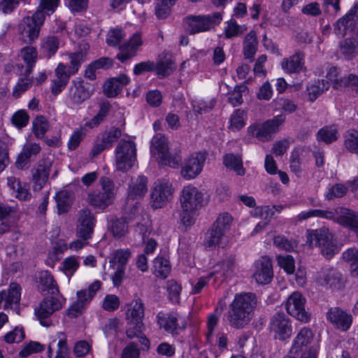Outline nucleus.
I'll return each mask as SVG.
<instances>
[{
  "label": "nucleus",
  "mask_w": 358,
  "mask_h": 358,
  "mask_svg": "<svg viewBox=\"0 0 358 358\" xmlns=\"http://www.w3.org/2000/svg\"><path fill=\"white\" fill-rule=\"evenodd\" d=\"M258 299L253 292L236 294L229 304L227 311V320L231 327L243 329L252 320L257 307Z\"/></svg>",
  "instance_id": "1"
},
{
  "label": "nucleus",
  "mask_w": 358,
  "mask_h": 358,
  "mask_svg": "<svg viewBox=\"0 0 358 358\" xmlns=\"http://www.w3.org/2000/svg\"><path fill=\"white\" fill-rule=\"evenodd\" d=\"M307 238L310 244L320 248L321 254L327 259H331L340 251L333 234L327 227L308 230Z\"/></svg>",
  "instance_id": "2"
},
{
  "label": "nucleus",
  "mask_w": 358,
  "mask_h": 358,
  "mask_svg": "<svg viewBox=\"0 0 358 358\" xmlns=\"http://www.w3.org/2000/svg\"><path fill=\"white\" fill-rule=\"evenodd\" d=\"M150 154L152 157L158 160L159 164L171 167L178 166L182 160L178 154L171 155L169 152L168 140L162 134H157L153 136L150 145Z\"/></svg>",
  "instance_id": "3"
},
{
  "label": "nucleus",
  "mask_w": 358,
  "mask_h": 358,
  "mask_svg": "<svg viewBox=\"0 0 358 358\" xmlns=\"http://www.w3.org/2000/svg\"><path fill=\"white\" fill-rule=\"evenodd\" d=\"M222 20V15L219 12L207 15H188L184 19L190 34L208 31L218 25Z\"/></svg>",
  "instance_id": "4"
},
{
  "label": "nucleus",
  "mask_w": 358,
  "mask_h": 358,
  "mask_svg": "<svg viewBox=\"0 0 358 358\" xmlns=\"http://www.w3.org/2000/svg\"><path fill=\"white\" fill-rule=\"evenodd\" d=\"M64 301L60 294L47 296L41 301L38 307L35 309V314L41 325L46 327L52 325L50 316L62 308Z\"/></svg>",
  "instance_id": "5"
},
{
  "label": "nucleus",
  "mask_w": 358,
  "mask_h": 358,
  "mask_svg": "<svg viewBox=\"0 0 358 358\" xmlns=\"http://www.w3.org/2000/svg\"><path fill=\"white\" fill-rule=\"evenodd\" d=\"M115 153L117 170L127 171L134 166L136 159V149L133 141L120 140L115 148Z\"/></svg>",
  "instance_id": "6"
},
{
  "label": "nucleus",
  "mask_w": 358,
  "mask_h": 358,
  "mask_svg": "<svg viewBox=\"0 0 358 358\" xmlns=\"http://www.w3.org/2000/svg\"><path fill=\"white\" fill-rule=\"evenodd\" d=\"M232 222L233 218L229 213L220 214L208 232L206 245L209 248L219 245L226 233L229 230Z\"/></svg>",
  "instance_id": "7"
},
{
  "label": "nucleus",
  "mask_w": 358,
  "mask_h": 358,
  "mask_svg": "<svg viewBox=\"0 0 358 358\" xmlns=\"http://www.w3.org/2000/svg\"><path fill=\"white\" fill-rule=\"evenodd\" d=\"M173 192L174 189L169 180L161 178L155 181L150 193L152 207L157 209L166 206L171 201Z\"/></svg>",
  "instance_id": "8"
},
{
  "label": "nucleus",
  "mask_w": 358,
  "mask_h": 358,
  "mask_svg": "<svg viewBox=\"0 0 358 358\" xmlns=\"http://www.w3.org/2000/svg\"><path fill=\"white\" fill-rule=\"evenodd\" d=\"M44 22L41 13L34 12L31 16L23 17L19 24V33L26 42L31 44L38 38Z\"/></svg>",
  "instance_id": "9"
},
{
  "label": "nucleus",
  "mask_w": 358,
  "mask_h": 358,
  "mask_svg": "<svg viewBox=\"0 0 358 358\" xmlns=\"http://www.w3.org/2000/svg\"><path fill=\"white\" fill-rule=\"evenodd\" d=\"M285 120V117L283 115H277L273 119L266 121L262 124L249 127L248 129V134L262 141H269L272 135L278 131L279 127Z\"/></svg>",
  "instance_id": "10"
},
{
  "label": "nucleus",
  "mask_w": 358,
  "mask_h": 358,
  "mask_svg": "<svg viewBox=\"0 0 358 358\" xmlns=\"http://www.w3.org/2000/svg\"><path fill=\"white\" fill-rule=\"evenodd\" d=\"M317 281L322 286L336 290L344 287L345 284L343 274L337 268L328 266L323 267L318 271Z\"/></svg>",
  "instance_id": "11"
},
{
  "label": "nucleus",
  "mask_w": 358,
  "mask_h": 358,
  "mask_svg": "<svg viewBox=\"0 0 358 358\" xmlns=\"http://www.w3.org/2000/svg\"><path fill=\"white\" fill-rule=\"evenodd\" d=\"M306 299L299 292H294L287 299L286 309L287 313L303 322H308L310 314L305 309Z\"/></svg>",
  "instance_id": "12"
},
{
  "label": "nucleus",
  "mask_w": 358,
  "mask_h": 358,
  "mask_svg": "<svg viewBox=\"0 0 358 358\" xmlns=\"http://www.w3.org/2000/svg\"><path fill=\"white\" fill-rule=\"evenodd\" d=\"M203 202V194L196 187L187 185L183 187L180 195L181 209L185 211L197 210Z\"/></svg>",
  "instance_id": "13"
},
{
  "label": "nucleus",
  "mask_w": 358,
  "mask_h": 358,
  "mask_svg": "<svg viewBox=\"0 0 358 358\" xmlns=\"http://www.w3.org/2000/svg\"><path fill=\"white\" fill-rule=\"evenodd\" d=\"M269 328L274 334V337L280 341L289 338L292 334L291 322L282 312H278L273 315Z\"/></svg>",
  "instance_id": "14"
},
{
  "label": "nucleus",
  "mask_w": 358,
  "mask_h": 358,
  "mask_svg": "<svg viewBox=\"0 0 358 358\" xmlns=\"http://www.w3.org/2000/svg\"><path fill=\"white\" fill-rule=\"evenodd\" d=\"M327 320L336 329L347 331L353 321L352 315L340 307H331L326 313Z\"/></svg>",
  "instance_id": "15"
},
{
  "label": "nucleus",
  "mask_w": 358,
  "mask_h": 358,
  "mask_svg": "<svg viewBox=\"0 0 358 358\" xmlns=\"http://www.w3.org/2000/svg\"><path fill=\"white\" fill-rule=\"evenodd\" d=\"M313 338V334L310 329L302 328L294 340L292 346L289 350L291 355L307 356L312 350H316L314 347H309Z\"/></svg>",
  "instance_id": "16"
},
{
  "label": "nucleus",
  "mask_w": 358,
  "mask_h": 358,
  "mask_svg": "<svg viewBox=\"0 0 358 358\" xmlns=\"http://www.w3.org/2000/svg\"><path fill=\"white\" fill-rule=\"evenodd\" d=\"M96 219L92 213L87 208L79 211L76 226V236L79 238L90 239L92 238Z\"/></svg>",
  "instance_id": "17"
},
{
  "label": "nucleus",
  "mask_w": 358,
  "mask_h": 358,
  "mask_svg": "<svg viewBox=\"0 0 358 358\" xmlns=\"http://www.w3.org/2000/svg\"><path fill=\"white\" fill-rule=\"evenodd\" d=\"M90 85L85 83L83 80H73L69 87L67 100L73 106L80 105L90 99L92 92Z\"/></svg>",
  "instance_id": "18"
},
{
  "label": "nucleus",
  "mask_w": 358,
  "mask_h": 358,
  "mask_svg": "<svg viewBox=\"0 0 358 358\" xmlns=\"http://www.w3.org/2000/svg\"><path fill=\"white\" fill-rule=\"evenodd\" d=\"M52 165V161L45 158L40 160L31 169V181L34 190L39 191L44 187L48 180Z\"/></svg>",
  "instance_id": "19"
},
{
  "label": "nucleus",
  "mask_w": 358,
  "mask_h": 358,
  "mask_svg": "<svg viewBox=\"0 0 358 358\" xmlns=\"http://www.w3.org/2000/svg\"><path fill=\"white\" fill-rule=\"evenodd\" d=\"M142 45L143 40L141 34L138 32L134 34L129 41L119 46L120 52L117 55V59L122 63L131 59L137 55Z\"/></svg>",
  "instance_id": "20"
},
{
  "label": "nucleus",
  "mask_w": 358,
  "mask_h": 358,
  "mask_svg": "<svg viewBox=\"0 0 358 358\" xmlns=\"http://www.w3.org/2000/svg\"><path fill=\"white\" fill-rule=\"evenodd\" d=\"M253 277L259 284L266 285L271 282L273 271L271 258L263 256L255 262V271Z\"/></svg>",
  "instance_id": "21"
},
{
  "label": "nucleus",
  "mask_w": 358,
  "mask_h": 358,
  "mask_svg": "<svg viewBox=\"0 0 358 358\" xmlns=\"http://www.w3.org/2000/svg\"><path fill=\"white\" fill-rule=\"evenodd\" d=\"M205 160L203 153L196 152L191 155L181 170L182 177L187 180L196 178L201 172Z\"/></svg>",
  "instance_id": "22"
},
{
  "label": "nucleus",
  "mask_w": 358,
  "mask_h": 358,
  "mask_svg": "<svg viewBox=\"0 0 358 358\" xmlns=\"http://www.w3.org/2000/svg\"><path fill=\"white\" fill-rule=\"evenodd\" d=\"M41 148L38 143L27 142L22 149V151L18 155L15 162V166L17 169L22 170L27 167L30 161L35 158L37 155L41 152Z\"/></svg>",
  "instance_id": "23"
},
{
  "label": "nucleus",
  "mask_w": 358,
  "mask_h": 358,
  "mask_svg": "<svg viewBox=\"0 0 358 358\" xmlns=\"http://www.w3.org/2000/svg\"><path fill=\"white\" fill-rule=\"evenodd\" d=\"M148 178L144 176L131 178L127 191V200L142 199L148 191Z\"/></svg>",
  "instance_id": "24"
},
{
  "label": "nucleus",
  "mask_w": 358,
  "mask_h": 358,
  "mask_svg": "<svg viewBox=\"0 0 358 358\" xmlns=\"http://www.w3.org/2000/svg\"><path fill=\"white\" fill-rule=\"evenodd\" d=\"M158 322L167 332L172 334H178L179 330L184 329L186 327L185 319L178 318L174 314L159 317Z\"/></svg>",
  "instance_id": "25"
},
{
  "label": "nucleus",
  "mask_w": 358,
  "mask_h": 358,
  "mask_svg": "<svg viewBox=\"0 0 358 358\" xmlns=\"http://www.w3.org/2000/svg\"><path fill=\"white\" fill-rule=\"evenodd\" d=\"M38 289L42 294L60 295L59 287L53 276L48 271L40 273Z\"/></svg>",
  "instance_id": "26"
},
{
  "label": "nucleus",
  "mask_w": 358,
  "mask_h": 358,
  "mask_svg": "<svg viewBox=\"0 0 358 358\" xmlns=\"http://www.w3.org/2000/svg\"><path fill=\"white\" fill-rule=\"evenodd\" d=\"M129 83V77L125 74H121L116 78L109 79L105 83L103 92L108 97H115L122 91V87Z\"/></svg>",
  "instance_id": "27"
},
{
  "label": "nucleus",
  "mask_w": 358,
  "mask_h": 358,
  "mask_svg": "<svg viewBox=\"0 0 358 358\" xmlns=\"http://www.w3.org/2000/svg\"><path fill=\"white\" fill-rule=\"evenodd\" d=\"M304 57V53L298 51L289 58L284 59L281 63V66L287 73H299L305 69Z\"/></svg>",
  "instance_id": "28"
},
{
  "label": "nucleus",
  "mask_w": 358,
  "mask_h": 358,
  "mask_svg": "<svg viewBox=\"0 0 358 358\" xmlns=\"http://www.w3.org/2000/svg\"><path fill=\"white\" fill-rule=\"evenodd\" d=\"M114 198L115 193L93 192L88 194L87 201L93 207L103 210L112 204Z\"/></svg>",
  "instance_id": "29"
},
{
  "label": "nucleus",
  "mask_w": 358,
  "mask_h": 358,
  "mask_svg": "<svg viewBox=\"0 0 358 358\" xmlns=\"http://www.w3.org/2000/svg\"><path fill=\"white\" fill-rule=\"evenodd\" d=\"M336 222L341 225L350 228L353 231L358 230V216L356 213L348 208H341Z\"/></svg>",
  "instance_id": "30"
},
{
  "label": "nucleus",
  "mask_w": 358,
  "mask_h": 358,
  "mask_svg": "<svg viewBox=\"0 0 358 358\" xmlns=\"http://www.w3.org/2000/svg\"><path fill=\"white\" fill-rule=\"evenodd\" d=\"M224 166L231 171H234L236 175L243 176L245 174L243 168L241 155L228 153L223 156Z\"/></svg>",
  "instance_id": "31"
},
{
  "label": "nucleus",
  "mask_w": 358,
  "mask_h": 358,
  "mask_svg": "<svg viewBox=\"0 0 358 358\" xmlns=\"http://www.w3.org/2000/svg\"><path fill=\"white\" fill-rule=\"evenodd\" d=\"M258 41L255 31L247 34L243 42V52L244 57L250 61L254 60L255 55L257 50Z\"/></svg>",
  "instance_id": "32"
},
{
  "label": "nucleus",
  "mask_w": 358,
  "mask_h": 358,
  "mask_svg": "<svg viewBox=\"0 0 358 358\" xmlns=\"http://www.w3.org/2000/svg\"><path fill=\"white\" fill-rule=\"evenodd\" d=\"M355 12L351 9L345 16L339 19L334 27L336 35L343 36L349 29L352 30L355 25Z\"/></svg>",
  "instance_id": "33"
},
{
  "label": "nucleus",
  "mask_w": 358,
  "mask_h": 358,
  "mask_svg": "<svg viewBox=\"0 0 358 358\" xmlns=\"http://www.w3.org/2000/svg\"><path fill=\"white\" fill-rule=\"evenodd\" d=\"M145 307L144 304L140 299H134L131 308L127 312V322H134L137 325L143 323L144 317Z\"/></svg>",
  "instance_id": "34"
},
{
  "label": "nucleus",
  "mask_w": 358,
  "mask_h": 358,
  "mask_svg": "<svg viewBox=\"0 0 358 358\" xmlns=\"http://www.w3.org/2000/svg\"><path fill=\"white\" fill-rule=\"evenodd\" d=\"M60 41L57 36L48 35L41 41V51L48 58L53 56L59 49Z\"/></svg>",
  "instance_id": "35"
},
{
  "label": "nucleus",
  "mask_w": 358,
  "mask_h": 358,
  "mask_svg": "<svg viewBox=\"0 0 358 358\" xmlns=\"http://www.w3.org/2000/svg\"><path fill=\"white\" fill-rule=\"evenodd\" d=\"M22 57L26 64V75H31L33 68L35 66L38 57V52L36 48L26 46L21 50Z\"/></svg>",
  "instance_id": "36"
},
{
  "label": "nucleus",
  "mask_w": 358,
  "mask_h": 358,
  "mask_svg": "<svg viewBox=\"0 0 358 358\" xmlns=\"http://www.w3.org/2000/svg\"><path fill=\"white\" fill-rule=\"evenodd\" d=\"M108 230L115 238L124 237L128 232V225L123 218L112 219L108 225Z\"/></svg>",
  "instance_id": "37"
},
{
  "label": "nucleus",
  "mask_w": 358,
  "mask_h": 358,
  "mask_svg": "<svg viewBox=\"0 0 358 358\" xmlns=\"http://www.w3.org/2000/svg\"><path fill=\"white\" fill-rule=\"evenodd\" d=\"M67 56L70 61L68 69L70 70V73L76 74L78 71L80 66L87 59V51L80 50L75 52L68 53Z\"/></svg>",
  "instance_id": "38"
},
{
  "label": "nucleus",
  "mask_w": 358,
  "mask_h": 358,
  "mask_svg": "<svg viewBox=\"0 0 358 358\" xmlns=\"http://www.w3.org/2000/svg\"><path fill=\"white\" fill-rule=\"evenodd\" d=\"M131 255V252L129 248L117 250L114 252L113 257L109 262L110 266L115 268L117 265V268L125 269Z\"/></svg>",
  "instance_id": "39"
},
{
  "label": "nucleus",
  "mask_w": 358,
  "mask_h": 358,
  "mask_svg": "<svg viewBox=\"0 0 358 358\" xmlns=\"http://www.w3.org/2000/svg\"><path fill=\"white\" fill-rule=\"evenodd\" d=\"M338 137V132L335 126L324 127L318 131L317 134V140L327 144L336 141Z\"/></svg>",
  "instance_id": "40"
},
{
  "label": "nucleus",
  "mask_w": 358,
  "mask_h": 358,
  "mask_svg": "<svg viewBox=\"0 0 358 358\" xmlns=\"http://www.w3.org/2000/svg\"><path fill=\"white\" fill-rule=\"evenodd\" d=\"M49 127V122L43 116H37L32 122V131L38 139L44 138Z\"/></svg>",
  "instance_id": "41"
},
{
  "label": "nucleus",
  "mask_w": 358,
  "mask_h": 358,
  "mask_svg": "<svg viewBox=\"0 0 358 358\" xmlns=\"http://www.w3.org/2000/svg\"><path fill=\"white\" fill-rule=\"evenodd\" d=\"M246 30L247 27L245 25H239L235 20L231 19L227 22V26L224 29L225 38L230 39L238 37Z\"/></svg>",
  "instance_id": "42"
},
{
  "label": "nucleus",
  "mask_w": 358,
  "mask_h": 358,
  "mask_svg": "<svg viewBox=\"0 0 358 358\" xmlns=\"http://www.w3.org/2000/svg\"><path fill=\"white\" fill-rule=\"evenodd\" d=\"M330 84L324 80H319L315 84L307 87L308 99L314 101L322 93L329 88Z\"/></svg>",
  "instance_id": "43"
},
{
  "label": "nucleus",
  "mask_w": 358,
  "mask_h": 358,
  "mask_svg": "<svg viewBox=\"0 0 358 358\" xmlns=\"http://www.w3.org/2000/svg\"><path fill=\"white\" fill-rule=\"evenodd\" d=\"M110 109V105L108 101H103L99 104V110L96 115L86 123V125L90 128L100 124L106 117Z\"/></svg>",
  "instance_id": "44"
},
{
  "label": "nucleus",
  "mask_w": 358,
  "mask_h": 358,
  "mask_svg": "<svg viewBox=\"0 0 358 358\" xmlns=\"http://www.w3.org/2000/svg\"><path fill=\"white\" fill-rule=\"evenodd\" d=\"M343 138L345 148L349 152L358 155V131L348 130Z\"/></svg>",
  "instance_id": "45"
},
{
  "label": "nucleus",
  "mask_w": 358,
  "mask_h": 358,
  "mask_svg": "<svg viewBox=\"0 0 358 358\" xmlns=\"http://www.w3.org/2000/svg\"><path fill=\"white\" fill-rule=\"evenodd\" d=\"M176 66L170 57L162 58L156 66L157 73L162 77L170 75L176 69Z\"/></svg>",
  "instance_id": "46"
},
{
  "label": "nucleus",
  "mask_w": 358,
  "mask_h": 358,
  "mask_svg": "<svg viewBox=\"0 0 358 358\" xmlns=\"http://www.w3.org/2000/svg\"><path fill=\"white\" fill-rule=\"evenodd\" d=\"M340 49L341 53L350 59L357 53V43L353 38H346L340 43Z\"/></svg>",
  "instance_id": "47"
},
{
  "label": "nucleus",
  "mask_w": 358,
  "mask_h": 358,
  "mask_svg": "<svg viewBox=\"0 0 358 358\" xmlns=\"http://www.w3.org/2000/svg\"><path fill=\"white\" fill-rule=\"evenodd\" d=\"M22 76L19 79L13 92V96L16 98L27 91L31 86L33 82L32 77H30V75H26V71H24Z\"/></svg>",
  "instance_id": "48"
},
{
  "label": "nucleus",
  "mask_w": 358,
  "mask_h": 358,
  "mask_svg": "<svg viewBox=\"0 0 358 358\" xmlns=\"http://www.w3.org/2000/svg\"><path fill=\"white\" fill-rule=\"evenodd\" d=\"M59 4V0H41L35 12H39L45 20L46 15L52 14Z\"/></svg>",
  "instance_id": "49"
},
{
  "label": "nucleus",
  "mask_w": 358,
  "mask_h": 358,
  "mask_svg": "<svg viewBox=\"0 0 358 358\" xmlns=\"http://www.w3.org/2000/svg\"><path fill=\"white\" fill-rule=\"evenodd\" d=\"M121 136L122 131L119 128L112 127L101 134V141L110 148Z\"/></svg>",
  "instance_id": "50"
},
{
  "label": "nucleus",
  "mask_w": 358,
  "mask_h": 358,
  "mask_svg": "<svg viewBox=\"0 0 358 358\" xmlns=\"http://www.w3.org/2000/svg\"><path fill=\"white\" fill-rule=\"evenodd\" d=\"M79 266L80 263L78 258L74 256H71L64 259L62 270L69 279H70L78 268Z\"/></svg>",
  "instance_id": "51"
},
{
  "label": "nucleus",
  "mask_w": 358,
  "mask_h": 358,
  "mask_svg": "<svg viewBox=\"0 0 358 358\" xmlns=\"http://www.w3.org/2000/svg\"><path fill=\"white\" fill-rule=\"evenodd\" d=\"M55 200L59 214L69 210L71 201L67 192L61 191L58 192L55 196Z\"/></svg>",
  "instance_id": "52"
},
{
  "label": "nucleus",
  "mask_w": 358,
  "mask_h": 358,
  "mask_svg": "<svg viewBox=\"0 0 358 358\" xmlns=\"http://www.w3.org/2000/svg\"><path fill=\"white\" fill-rule=\"evenodd\" d=\"M247 90L244 85L236 86L233 91L228 94V101L233 106H237L243 103V92Z\"/></svg>",
  "instance_id": "53"
},
{
  "label": "nucleus",
  "mask_w": 358,
  "mask_h": 358,
  "mask_svg": "<svg viewBox=\"0 0 358 358\" xmlns=\"http://www.w3.org/2000/svg\"><path fill=\"white\" fill-rule=\"evenodd\" d=\"M342 257L345 262H350L352 266L356 269L352 271V275H358V248H349L343 252Z\"/></svg>",
  "instance_id": "54"
},
{
  "label": "nucleus",
  "mask_w": 358,
  "mask_h": 358,
  "mask_svg": "<svg viewBox=\"0 0 358 358\" xmlns=\"http://www.w3.org/2000/svg\"><path fill=\"white\" fill-rule=\"evenodd\" d=\"M166 289L169 293V299L173 303H179L182 289L180 285L173 280H170L167 281Z\"/></svg>",
  "instance_id": "55"
},
{
  "label": "nucleus",
  "mask_w": 358,
  "mask_h": 358,
  "mask_svg": "<svg viewBox=\"0 0 358 358\" xmlns=\"http://www.w3.org/2000/svg\"><path fill=\"white\" fill-rule=\"evenodd\" d=\"M154 263L158 275L163 278H166L171 271L169 262L165 258L158 257L155 259Z\"/></svg>",
  "instance_id": "56"
},
{
  "label": "nucleus",
  "mask_w": 358,
  "mask_h": 358,
  "mask_svg": "<svg viewBox=\"0 0 358 358\" xmlns=\"http://www.w3.org/2000/svg\"><path fill=\"white\" fill-rule=\"evenodd\" d=\"M273 244L280 249L287 252H290L296 247V243L295 242L287 239L284 236L280 235L274 237Z\"/></svg>",
  "instance_id": "57"
},
{
  "label": "nucleus",
  "mask_w": 358,
  "mask_h": 358,
  "mask_svg": "<svg viewBox=\"0 0 358 358\" xmlns=\"http://www.w3.org/2000/svg\"><path fill=\"white\" fill-rule=\"evenodd\" d=\"M348 191V187L342 184H336L333 185L325 194V198L327 200H332L335 198L343 196Z\"/></svg>",
  "instance_id": "58"
},
{
  "label": "nucleus",
  "mask_w": 358,
  "mask_h": 358,
  "mask_svg": "<svg viewBox=\"0 0 358 358\" xmlns=\"http://www.w3.org/2000/svg\"><path fill=\"white\" fill-rule=\"evenodd\" d=\"M124 34L120 29H110L107 34L106 43L110 46L118 45L124 38Z\"/></svg>",
  "instance_id": "59"
},
{
  "label": "nucleus",
  "mask_w": 358,
  "mask_h": 358,
  "mask_svg": "<svg viewBox=\"0 0 358 358\" xmlns=\"http://www.w3.org/2000/svg\"><path fill=\"white\" fill-rule=\"evenodd\" d=\"M279 266L288 274H292L295 270L294 259L291 255L278 256L277 257Z\"/></svg>",
  "instance_id": "60"
},
{
  "label": "nucleus",
  "mask_w": 358,
  "mask_h": 358,
  "mask_svg": "<svg viewBox=\"0 0 358 358\" xmlns=\"http://www.w3.org/2000/svg\"><path fill=\"white\" fill-rule=\"evenodd\" d=\"M339 70L336 67L330 68L327 74V78L328 79L327 81L329 83L331 82L333 88L336 90L343 87V86H340V82L343 80V77H339Z\"/></svg>",
  "instance_id": "61"
},
{
  "label": "nucleus",
  "mask_w": 358,
  "mask_h": 358,
  "mask_svg": "<svg viewBox=\"0 0 358 358\" xmlns=\"http://www.w3.org/2000/svg\"><path fill=\"white\" fill-rule=\"evenodd\" d=\"M120 306L119 298L115 294H108L103 301L102 307L105 310L114 311Z\"/></svg>",
  "instance_id": "62"
},
{
  "label": "nucleus",
  "mask_w": 358,
  "mask_h": 358,
  "mask_svg": "<svg viewBox=\"0 0 358 358\" xmlns=\"http://www.w3.org/2000/svg\"><path fill=\"white\" fill-rule=\"evenodd\" d=\"M244 116V110L241 109L236 110L230 118L231 127L237 130L241 129L245 125Z\"/></svg>",
  "instance_id": "63"
},
{
  "label": "nucleus",
  "mask_w": 358,
  "mask_h": 358,
  "mask_svg": "<svg viewBox=\"0 0 358 358\" xmlns=\"http://www.w3.org/2000/svg\"><path fill=\"white\" fill-rule=\"evenodd\" d=\"M29 119V115L24 110H19L13 115L12 122L15 127L21 129L27 126Z\"/></svg>",
  "instance_id": "64"
}]
</instances>
